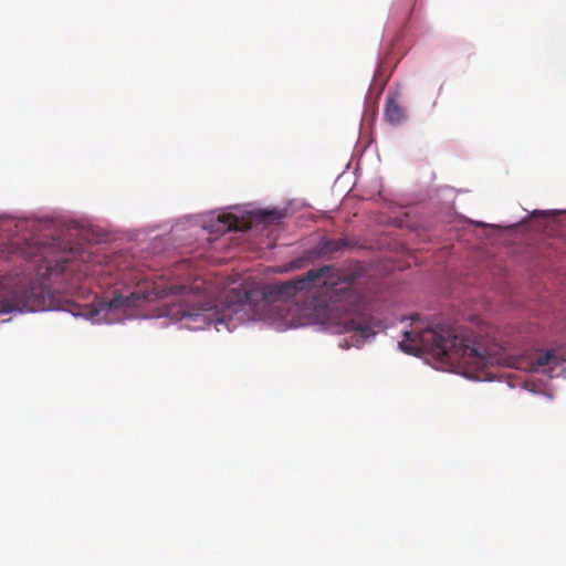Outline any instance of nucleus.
Segmentation results:
<instances>
[{
  "mask_svg": "<svg viewBox=\"0 0 566 566\" xmlns=\"http://www.w3.org/2000/svg\"><path fill=\"white\" fill-rule=\"evenodd\" d=\"M191 263L181 259L174 266L154 269L147 253L135 254L129 244V308L159 303L151 315L169 318L188 331L223 326L229 333L258 323L277 332L318 326L331 334H348L338 343L346 350L363 348L389 327L375 315L371 303L356 284L366 276L360 262L337 268L325 264L286 281L258 285L243 282L220 300L192 286Z\"/></svg>",
  "mask_w": 566,
  "mask_h": 566,
  "instance_id": "obj_1",
  "label": "nucleus"
},
{
  "mask_svg": "<svg viewBox=\"0 0 566 566\" xmlns=\"http://www.w3.org/2000/svg\"><path fill=\"white\" fill-rule=\"evenodd\" d=\"M430 347L437 354L447 357L467 358L478 368L493 365L494 357L472 335L459 333L453 323L432 322L426 327Z\"/></svg>",
  "mask_w": 566,
  "mask_h": 566,
  "instance_id": "obj_2",
  "label": "nucleus"
},
{
  "mask_svg": "<svg viewBox=\"0 0 566 566\" xmlns=\"http://www.w3.org/2000/svg\"><path fill=\"white\" fill-rule=\"evenodd\" d=\"M235 214L234 210L227 207L221 210L184 216L170 227L171 239L180 241V244H187L199 231L214 235L217 239L232 230L233 223L229 217H237Z\"/></svg>",
  "mask_w": 566,
  "mask_h": 566,
  "instance_id": "obj_3",
  "label": "nucleus"
},
{
  "mask_svg": "<svg viewBox=\"0 0 566 566\" xmlns=\"http://www.w3.org/2000/svg\"><path fill=\"white\" fill-rule=\"evenodd\" d=\"M355 238L342 237L334 239L327 235H319L315 244L305 247L297 255L291 258L282 265L281 272L303 270L319 260L332 261L335 254L358 248Z\"/></svg>",
  "mask_w": 566,
  "mask_h": 566,
  "instance_id": "obj_4",
  "label": "nucleus"
},
{
  "mask_svg": "<svg viewBox=\"0 0 566 566\" xmlns=\"http://www.w3.org/2000/svg\"><path fill=\"white\" fill-rule=\"evenodd\" d=\"M562 213H566V209H534L527 212L526 216L521 218L520 220L511 223H488L485 221L473 220L464 216H460V219L463 220L468 224H472L476 228L482 229H496L506 233H515L522 226H525L530 218H547V217H556Z\"/></svg>",
  "mask_w": 566,
  "mask_h": 566,
  "instance_id": "obj_5",
  "label": "nucleus"
},
{
  "mask_svg": "<svg viewBox=\"0 0 566 566\" xmlns=\"http://www.w3.org/2000/svg\"><path fill=\"white\" fill-rule=\"evenodd\" d=\"M251 205H235L229 206L228 209H232L237 212L238 217H250L254 219L258 223H262L264 226H276L280 224L287 216V208H279V207H264V208H252Z\"/></svg>",
  "mask_w": 566,
  "mask_h": 566,
  "instance_id": "obj_6",
  "label": "nucleus"
},
{
  "mask_svg": "<svg viewBox=\"0 0 566 566\" xmlns=\"http://www.w3.org/2000/svg\"><path fill=\"white\" fill-rule=\"evenodd\" d=\"M408 4L409 0H396L390 9L388 29L391 24L401 28L400 32L396 35V42L400 41L403 33L407 32L415 17L416 8L413 7L409 10Z\"/></svg>",
  "mask_w": 566,
  "mask_h": 566,
  "instance_id": "obj_7",
  "label": "nucleus"
},
{
  "mask_svg": "<svg viewBox=\"0 0 566 566\" xmlns=\"http://www.w3.org/2000/svg\"><path fill=\"white\" fill-rule=\"evenodd\" d=\"M398 97V90H389L386 97L384 117L391 126H398L407 119L406 109L399 105Z\"/></svg>",
  "mask_w": 566,
  "mask_h": 566,
  "instance_id": "obj_8",
  "label": "nucleus"
},
{
  "mask_svg": "<svg viewBox=\"0 0 566 566\" xmlns=\"http://www.w3.org/2000/svg\"><path fill=\"white\" fill-rule=\"evenodd\" d=\"M566 363V339L554 340L552 347L545 349L543 354L536 358V368L544 367L547 364L555 366Z\"/></svg>",
  "mask_w": 566,
  "mask_h": 566,
  "instance_id": "obj_9",
  "label": "nucleus"
},
{
  "mask_svg": "<svg viewBox=\"0 0 566 566\" xmlns=\"http://www.w3.org/2000/svg\"><path fill=\"white\" fill-rule=\"evenodd\" d=\"M401 335L402 339L398 342V348L405 354L419 356L421 350L412 339V332L406 329Z\"/></svg>",
  "mask_w": 566,
  "mask_h": 566,
  "instance_id": "obj_10",
  "label": "nucleus"
},
{
  "mask_svg": "<svg viewBox=\"0 0 566 566\" xmlns=\"http://www.w3.org/2000/svg\"><path fill=\"white\" fill-rule=\"evenodd\" d=\"M532 371H542L546 374L549 378L554 377H564L566 378V363L562 365L555 366L553 364H547L544 367L536 368V360L531 364Z\"/></svg>",
  "mask_w": 566,
  "mask_h": 566,
  "instance_id": "obj_11",
  "label": "nucleus"
},
{
  "mask_svg": "<svg viewBox=\"0 0 566 566\" xmlns=\"http://www.w3.org/2000/svg\"><path fill=\"white\" fill-rule=\"evenodd\" d=\"M389 54L390 52L379 53L377 57L376 67L374 71V84L378 85L384 74L389 70Z\"/></svg>",
  "mask_w": 566,
  "mask_h": 566,
  "instance_id": "obj_12",
  "label": "nucleus"
},
{
  "mask_svg": "<svg viewBox=\"0 0 566 566\" xmlns=\"http://www.w3.org/2000/svg\"><path fill=\"white\" fill-rule=\"evenodd\" d=\"M464 377L467 379H470V380H474V381H481L482 379L478 376H474L472 373H467L464 374Z\"/></svg>",
  "mask_w": 566,
  "mask_h": 566,
  "instance_id": "obj_13",
  "label": "nucleus"
},
{
  "mask_svg": "<svg viewBox=\"0 0 566 566\" xmlns=\"http://www.w3.org/2000/svg\"><path fill=\"white\" fill-rule=\"evenodd\" d=\"M389 73H392V69H391V70H389ZM389 75H390V74H387V75H385V74H384V76H382V77H385V78H381V80H380L379 85H380V88H381V90L384 88V86H385V84H386V82H387V80H388Z\"/></svg>",
  "mask_w": 566,
  "mask_h": 566,
  "instance_id": "obj_14",
  "label": "nucleus"
},
{
  "mask_svg": "<svg viewBox=\"0 0 566 566\" xmlns=\"http://www.w3.org/2000/svg\"><path fill=\"white\" fill-rule=\"evenodd\" d=\"M523 388L532 394L539 395V391L535 390L533 385L526 384Z\"/></svg>",
  "mask_w": 566,
  "mask_h": 566,
  "instance_id": "obj_15",
  "label": "nucleus"
},
{
  "mask_svg": "<svg viewBox=\"0 0 566 566\" xmlns=\"http://www.w3.org/2000/svg\"><path fill=\"white\" fill-rule=\"evenodd\" d=\"M543 395L547 397L548 399H553V395L551 392L544 391Z\"/></svg>",
  "mask_w": 566,
  "mask_h": 566,
  "instance_id": "obj_16",
  "label": "nucleus"
}]
</instances>
